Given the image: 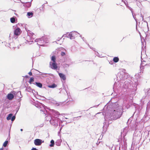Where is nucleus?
<instances>
[{
    "label": "nucleus",
    "mask_w": 150,
    "mask_h": 150,
    "mask_svg": "<svg viewBox=\"0 0 150 150\" xmlns=\"http://www.w3.org/2000/svg\"><path fill=\"white\" fill-rule=\"evenodd\" d=\"M51 60L52 61V62H56V57L55 56H53L51 57Z\"/></svg>",
    "instance_id": "9d476101"
},
{
    "label": "nucleus",
    "mask_w": 150,
    "mask_h": 150,
    "mask_svg": "<svg viewBox=\"0 0 150 150\" xmlns=\"http://www.w3.org/2000/svg\"><path fill=\"white\" fill-rule=\"evenodd\" d=\"M21 33V31L18 28H17L14 31V34L16 35H20Z\"/></svg>",
    "instance_id": "20e7f679"
},
{
    "label": "nucleus",
    "mask_w": 150,
    "mask_h": 150,
    "mask_svg": "<svg viewBox=\"0 0 150 150\" xmlns=\"http://www.w3.org/2000/svg\"><path fill=\"white\" fill-rule=\"evenodd\" d=\"M11 22L12 23H14L15 22V19L14 17L11 18L10 19Z\"/></svg>",
    "instance_id": "ddd939ff"
},
{
    "label": "nucleus",
    "mask_w": 150,
    "mask_h": 150,
    "mask_svg": "<svg viewBox=\"0 0 150 150\" xmlns=\"http://www.w3.org/2000/svg\"><path fill=\"white\" fill-rule=\"evenodd\" d=\"M8 143V141H5L3 144V146L4 147H6L7 146Z\"/></svg>",
    "instance_id": "2eb2a0df"
},
{
    "label": "nucleus",
    "mask_w": 150,
    "mask_h": 150,
    "mask_svg": "<svg viewBox=\"0 0 150 150\" xmlns=\"http://www.w3.org/2000/svg\"><path fill=\"white\" fill-rule=\"evenodd\" d=\"M42 142V140L40 139H36L34 141V143L36 146L41 145Z\"/></svg>",
    "instance_id": "7ed1b4c3"
},
{
    "label": "nucleus",
    "mask_w": 150,
    "mask_h": 150,
    "mask_svg": "<svg viewBox=\"0 0 150 150\" xmlns=\"http://www.w3.org/2000/svg\"><path fill=\"white\" fill-rule=\"evenodd\" d=\"M34 81V78L31 77L30 79L29 82L30 83H31V82H33Z\"/></svg>",
    "instance_id": "4468645a"
},
{
    "label": "nucleus",
    "mask_w": 150,
    "mask_h": 150,
    "mask_svg": "<svg viewBox=\"0 0 150 150\" xmlns=\"http://www.w3.org/2000/svg\"><path fill=\"white\" fill-rule=\"evenodd\" d=\"M35 84L37 86L39 87L40 88H42V85L41 83H40L36 82Z\"/></svg>",
    "instance_id": "0eeeda50"
},
{
    "label": "nucleus",
    "mask_w": 150,
    "mask_h": 150,
    "mask_svg": "<svg viewBox=\"0 0 150 150\" xmlns=\"http://www.w3.org/2000/svg\"><path fill=\"white\" fill-rule=\"evenodd\" d=\"M31 150H37V149L35 148H33Z\"/></svg>",
    "instance_id": "aec40b11"
},
{
    "label": "nucleus",
    "mask_w": 150,
    "mask_h": 150,
    "mask_svg": "<svg viewBox=\"0 0 150 150\" xmlns=\"http://www.w3.org/2000/svg\"><path fill=\"white\" fill-rule=\"evenodd\" d=\"M50 67L53 69H56L57 68V64L56 62H50Z\"/></svg>",
    "instance_id": "f03ea898"
},
{
    "label": "nucleus",
    "mask_w": 150,
    "mask_h": 150,
    "mask_svg": "<svg viewBox=\"0 0 150 150\" xmlns=\"http://www.w3.org/2000/svg\"><path fill=\"white\" fill-rule=\"evenodd\" d=\"M15 119V116H13V117H12L11 118V120L12 121H13Z\"/></svg>",
    "instance_id": "a211bd4d"
},
{
    "label": "nucleus",
    "mask_w": 150,
    "mask_h": 150,
    "mask_svg": "<svg viewBox=\"0 0 150 150\" xmlns=\"http://www.w3.org/2000/svg\"><path fill=\"white\" fill-rule=\"evenodd\" d=\"M59 75L60 78L64 80H65L66 79V77L65 75L61 73H59Z\"/></svg>",
    "instance_id": "423d86ee"
},
{
    "label": "nucleus",
    "mask_w": 150,
    "mask_h": 150,
    "mask_svg": "<svg viewBox=\"0 0 150 150\" xmlns=\"http://www.w3.org/2000/svg\"><path fill=\"white\" fill-rule=\"evenodd\" d=\"M118 112L116 111L115 110L111 111L110 116L111 117H113L114 120H116L119 118L121 116V115H118Z\"/></svg>",
    "instance_id": "f257e3e1"
},
{
    "label": "nucleus",
    "mask_w": 150,
    "mask_h": 150,
    "mask_svg": "<svg viewBox=\"0 0 150 150\" xmlns=\"http://www.w3.org/2000/svg\"><path fill=\"white\" fill-rule=\"evenodd\" d=\"M3 148L2 147L0 149V150H3Z\"/></svg>",
    "instance_id": "412c9836"
},
{
    "label": "nucleus",
    "mask_w": 150,
    "mask_h": 150,
    "mask_svg": "<svg viewBox=\"0 0 150 150\" xmlns=\"http://www.w3.org/2000/svg\"><path fill=\"white\" fill-rule=\"evenodd\" d=\"M33 13L32 12H28L27 13V15L29 16H32L33 15Z\"/></svg>",
    "instance_id": "dca6fc26"
},
{
    "label": "nucleus",
    "mask_w": 150,
    "mask_h": 150,
    "mask_svg": "<svg viewBox=\"0 0 150 150\" xmlns=\"http://www.w3.org/2000/svg\"><path fill=\"white\" fill-rule=\"evenodd\" d=\"M57 86L54 83H53L52 85H48V87H49V88H55L57 87Z\"/></svg>",
    "instance_id": "6e6552de"
},
{
    "label": "nucleus",
    "mask_w": 150,
    "mask_h": 150,
    "mask_svg": "<svg viewBox=\"0 0 150 150\" xmlns=\"http://www.w3.org/2000/svg\"><path fill=\"white\" fill-rule=\"evenodd\" d=\"M119 60V59L118 57H115L113 58V61L115 62H117Z\"/></svg>",
    "instance_id": "1a4fd4ad"
},
{
    "label": "nucleus",
    "mask_w": 150,
    "mask_h": 150,
    "mask_svg": "<svg viewBox=\"0 0 150 150\" xmlns=\"http://www.w3.org/2000/svg\"><path fill=\"white\" fill-rule=\"evenodd\" d=\"M28 74H29V75L30 76H32V72H31V71H30L29 73H28Z\"/></svg>",
    "instance_id": "6ab92c4d"
},
{
    "label": "nucleus",
    "mask_w": 150,
    "mask_h": 150,
    "mask_svg": "<svg viewBox=\"0 0 150 150\" xmlns=\"http://www.w3.org/2000/svg\"><path fill=\"white\" fill-rule=\"evenodd\" d=\"M14 97V95L12 93H9L7 96V98L9 100H12Z\"/></svg>",
    "instance_id": "39448f33"
},
{
    "label": "nucleus",
    "mask_w": 150,
    "mask_h": 150,
    "mask_svg": "<svg viewBox=\"0 0 150 150\" xmlns=\"http://www.w3.org/2000/svg\"><path fill=\"white\" fill-rule=\"evenodd\" d=\"M65 53L64 52H62L61 53V55L62 56H63L65 55Z\"/></svg>",
    "instance_id": "f3484780"
},
{
    "label": "nucleus",
    "mask_w": 150,
    "mask_h": 150,
    "mask_svg": "<svg viewBox=\"0 0 150 150\" xmlns=\"http://www.w3.org/2000/svg\"><path fill=\"white\" fill-rule=\"evenodd\" d=\"M13 115V114H10L8 115V116L7 117L6 119L7 120H10L11 118V117Z\"/></svg>",
    "instance_id": "9b49d317"
},
{
    "label": "nucleus",
    "mask_w": 150,
    "mask_h": 150,
    "mask_svg": "<svg viewBox=\"0 0 150 150\" xmlns=\"http://www.w3.org/2000/svg\"><path fill=\"white\" fill-rule=\"evenodd\" d=\"M21 131H23V129H21Z\"/></svg>",
    "instance_id": "4be33fe9"
},
{
    "label": "nucleus",
    "mask_w": 150,
    "mask_h": 150,
    "mask_svg": "<svg viewBox=\"0 0 150 150\" xmlns=\"http://www.w3.org/2000/svg\"><path fill=\"white\" fill-rule=\"evenodd\" d=\"M51 144L50 145V147H52L53 146L54 144V142L53 140H52L50 142Z\"/></svg>",
    "instance_id": "f8f14e48"
}]
</instances>
